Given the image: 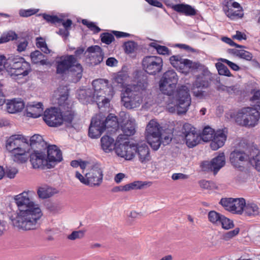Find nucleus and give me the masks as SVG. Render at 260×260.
<instances>
[{
    "label": "nucleus",
    "instance_id": "obj_28",
    "mask_svg": "<svg viewBox=\"0 0 260 260\" xmlns=\"http://www.w3.org/2000/svg\"><path fill=\"white\" fill-rule=\"evenodd\" d=\"M122 116L124 115L125 118L127 119L126 122L122 126V131L124 135L126 136H131L135 133L136 122L135 120L132 117H131L128 113H121Z\"/></svg>",
    "mask_w": 260,
    "mask_h": 260
},
{
    "label": "nucleus",
    "instance_id": "obj_31",
    "mask_svg": "<svg viewBox=\"0 0 260 260\" xmlns=\"http://www.w3.org/2000/svg\"><path fill=\"white\" fill-rule=\"evenodd\" d=\"M24 107V103L21 99H14L6 104L7 111L10 113H15L21 111Z\"/></svg>",
    "mask_w": 260,
    "mask_h": 260
},
{
    "label": "nucleus",
    "instance_id": "obj_26",
    "mask_svg": "<svg viewBox=\"0 0 260 260\" xmlns=\"http://www.w3.org/2000/svg\"><path fill=\"white\" fill-rule=\"evenodd\" d=\"M123 136L119 135L116 140V143H114L113 138L108 136H104L101 139V148L106 153H109L111 152L114 149V146L116 144H118L120 140L123 139Z\"/></svg>",
    "mask_w": 260,
    "mask_h": 260
},
{
    "label": "nucleus",
    "instance_id": "obj_17",
    "mask_svg": "<svg viewBox=\"0 0 260 260\" xmlns=\"http://www.w3.org/2000/svg\"><path fill=\"white\" fill-rule=\"evenodd\" d=\"M105 130V125L102 122L100 115H96L91 119L88 131V135L90 138H99Z\"/></svg>",
    "mask_w": 260,
    "mask_h": 260
},
{
    "label": "nucleus",
    "instance_id": "obj_10",
    "mask_svg": "<svg viewBox=\"0 0 260 260\" xmlns=\"http://www.w3.org/2000/svg\"><path fill=\"white\" fill-rule=\"evenodd\" d=\"M143 70L148 74L156 75L160 73L163 67L162 59L157 56H147L142 61Z\"/></svg>",
    "mask_w": 260,
    "mask_h": 260
},
{
    "label": "nucleus",
    "instance_id": "obj_20",
    "mask_svg": "<svg viewBox=\"0 0 260 260\" xmlns=\"http://www.w3.org/2000/svg\"><path fill=\"white\" fill-rule=\"evenodd\" d=\"M87 185L99 186L102 182L103 174L102 169L98 166L93 167L85 174Z\"/></svg>",
    "mask_w": 260,
    "mask_h": 260
},
{
    "label": "nucleus",
    "instance_id": "obj_55",
    "mask_svg": "<svg viewBox=\"0 0 260 260\" xmlns=\"http://www.w3.org/2000/svg\"><path fill=\"white\" fill-rule=\"evenodd\" d=\"M101 41L107 45L111 44L114 40V36L109 33H103L101 35Z\"/></svg>",
    "mask_w": 260,
    "mask_h": 260
},
{
    "label": "nucleus",
    "instance_id": "obj_47",
    "mask_svg": "<svg viewBox=\"0 0 260 260\" xmlns=\"http://www.w3.org/2000/svg\"><path fill=\"white\" fill-rule=\"evenodd\" d=\"M17 38V35L14 31H9L2 35L0 38V44L16 40Z\"/></svg>",
    "mask_w": 260,
    "mask_h": 260
},
{
    "label": "nucleus",
    "instance_id": "obj_5",
    "mask_svg": "<svg viewBox=\"0 0 260 260\" xmlns=\"http://www.w3.org/2000/svg\"><path fill=\"white\" fill-rule=\"evenodd\" d=\"M5 68L13 77H25L31 71L30 63L19 56L9 57L5 63Z\"/></svg>",
    "mask_w": 260,
    "mask_h": 260
},
{
    "label": "nucleus",
    "instance_id": "obj_27",
    "mask_svg": "<svg viewBox=\"0 0 260 260\" xmlns=\"http://www.w3.org/2000/svg\"><path fill=\"white\" fill-rule=\"evenodd\" d=\"M174 11L187 16H193L197 14L198 10L186 4H172L170 7Z\"/></svg>",
    "mask_w": 260,
    "mask_h": 260
},
{
    "label": "nucleus",
    "instance_id": "obj_57",
    "mask_svg": "<svg viewBox=\"0 0 260 260\" xmlns=\"http://www.w3.org/2000/svg\"><path fill=\"white\" fill-rule=\"evenodd\" d=\"M252 93H253V96L250 98V101L255 103L260 110V90H253Z\"/></svg>",
    "mask_w": 260,
    "mask_h": 260
},
{
    "label": "nucleus",
    "instance_id": "obj_19",
    "mask_svg": "<svg viewBox=\"0 0 260 260\" xmlns=\"http://www.w3.org/2000/svg\"><path fill=\"white\" fill-rule=\"evenodd\" d=\"M135 145L129 144L125 142L123 144H118L115 148L116 154L127 160L133 159L135 156Z\"/></svg>",
    "mask_w": 260,
    "mask_h": 260
},
{
    "label": "nucleus",
    "instance_id": "obj_22",
    "mask_svg": "<svg viewBox=\"0 0 260 260\" xmlns=\"http://www.w3.org/2000/svg\"><path fill=\"white\" fill-rule=\"evenodd\" d=\"M29 150V147L28 142L27 145H23V146H20L14 149L11 151L13 160L19 164L25 162L28 158V153Z\"/></svg>",
    "mask_w": 260,
    "mask_h": 260
},
{
    "label": "nucleus",
    "instance_id": "obj_56",
    "mask_svg": "<svg viewBox=\"0 0 260 260\" xmlns=\"http://www.w3.org/2000/svg\"><path fill=\"white\" fill-rule=\"evenodd\" d=\"M74 116V112L70 109L62 113L63 122L66 121L68 123H71Z\"/></svg>",
    "mask_w": 260,
    "mask_h": 260
},
{
    "label": "nucleus",
    "instance_id": "obj_59",
    "mask_svg": "<svg viewBox=\"0 0 260 260\" xmlns=\"http://www.w3.org/2000/svg\"><path fill=\"white\" fill-rule=\"evenodd\" d=\"M219 60L222 62L225 63L233 70L237 71L239 70V67L236 63L224 58H220Z\"/></svg>",
    "mask_w": 260,
    "mask_h": 260
},
{
    "label": "nucleus",
    "instance_id": "obj_2",
    "mask_svg": "<svg viewBox=\"0 0 260 260\" xmlns=\"http://www.w3.org/2000/svg\"><path fill=\"white\" fill-rule=\"evenodd\" d=\"M129 77L127 73L119 72L113 79L110 85L108 80L99 79L93 81L94 88L93 100L96 102L99 108L106 106L110 102L117 91H120L128 81Z\"/></svg>",
    "mask_w": 260,
    "mask_h": 260
},
{
    "label": "nucleus",
    "instance_id": "obj_48",
    "mask_svg": "<svg viewBox=\"0 0 260 260\" xmlns=\"http://www.w3.org/2000/svg\"><path fill=\"white\" fill-rule=\"evenodd\" d=\"M215 66L219 75L228 77H231L232 76L227 67L223 63L217 62Z\"/></svg>",
    "mask_w": 260,
    "mask_h": 260
},
{
    "label": "nucleus",
    "instance_id": "obj_54",
    "mask_svg": "<svg viewBox=\"0 0 260 260\" xmlns=\"http://www.w3.org/2000/svg\"><path fill=\"white\" fill-rule=\"evenodd\" d=\"M84 236V232L83 231H77L73 232L69 235L67 238L70 240H75L76 239H82Z\"/></svg>",
    "mask_w": 260,
    "mask_h": 260
},
{
    "label": "nucleus",
    "instance_id": "obj_60",
    "mask_svg": "<svg viewBox=\"0 0 260 260\" xmlns=\"http://www.w3.org/2000/svg\"><path fill=\"white\" fill-rule=\"evenodd\" d=\"M36 11L33 9L21 10L19 11V15L22 17H29L36 13Z\"/></svg>",
    "mask_w": 260,
    "mask_h": 260
},
{
    "label": "nucleus",
    "instance_id": "obj_34",
    "mask_svg": "<svg viewBox=\"0 0 260 260\" xmlns=\"http://www.w3.org/2000/svg\"><path fill=\"white\" fill-rule=\"evenodd\" d=\"M192 86L201 89H207L210 86L208 78L204 74H201L197 76L196 80L192 83Z\"/></svg>",
    "mask_w": 260,
    "mask_h": 260
},
{
    "label": "nucleus",
    "instance_id": "obj_16",
    "mask_svg": "<svg viewBox=\"0 0 260 260\" xmlns=\"http://www.w3.org/2000/svg\"><path fill=\"white\" fill-rule=\"evenodd\" d=\"M86 61L91 65H96L103 59L104 53L98 45H93L87 48L84 52Z\"/></svg>",
    "mask_w": 260,
    "mask_h": 260
},
{
    "label": "nucleus",
    "instance_id": "obj_42",
    "mask_svg": "<svg viewBox=\"0 0 260 260\" xmlns=\"http://www.w3.org/2000/svg\"><path fill=\"white\" fill-rule=\"evenodd\" d=\"M215 131L210 126H206L203 129L202 133L200 135L201 140L202 139L204 142H209L211 141L212 138L215 134Z\"/></svg>",
    "mask_w": 260,
    "mask_h": 260
},
{
    "label": "nucleus",
    "instance_id": "obj_14",
    "mask_svg": "<svg viewBox=\"0 0 260 260\" xmlns=\"http://www.w3.org/2000/svg\"><path fill=\"white\" fill-rule=\"evenodd\" d=\"M182 133L185 138L186 145L189 148L196 146L201 141V137L197 133L196 128L189 123H186L183 125Z\"/></svg>",
    "mask_w": 260,
    "mask_h": 260
},
{
    "label": "nucleus",
    "instance_id": "obj_62",
    "mask_svg": "<svg viewBox=\"0 0 260 260\" xmlns=\"http://www.w3.org/2000/svg\"><path fill=\"white\" fill-rule=\"evenodd\" d=\"M188 176L183 173H174L172 176V179L174 180H185L188 179Z\"/></svg>",
    "mask_w": 260,
    "mask_h": 260
},
{
    "label": "nucleus",
    "instance_id": "obj_61",
    "mask_svg": "<svg viewBox=\"0 0 260 260\" xmlns=\"http://www.w3.org/2000/svg\"><path fill=\"white\" fill-rule=\"evenodd\" d=\"M18 173L17 170L15 168H12L8 169L6 170V172H5L6 176L9 178H14Z\"/></svg>",
    "mask_w": 260,
    "mask_h": 260
},
{
    "label": "nucleus",
    "instance_id": "obj_49",
    "mask_svg": "<svg viewBox=\"0 0 260 260\" xmlns=\"http://www.w3.org/2000/svg\"><path fill=\"white\" fill-rule=\"evenodd\" d=\"M36 46L44 53L48 54L50 53V50L48 48L45 41L43 38H37L36 39Z\"/></svg>",
    "mask_w": 260,
    "mask_h": 260
},
{
    "label": "nucleus",
    "instance_id": "obj_52",
    "mask_svg": "<svg viewBox=\"0 0 260 260\" xmlns=\"http://www.w3.org/2000/svg\"><path fill=\"white\" fill-rule=\"evenodd\" d=\"M234 199V198L222 199L220 201V203L225 210L232 212Z\"/></svg>",
    "mask_w": 260,
    "mask_h": 260
},
{
    "label": "nucleus",
    "instance_id": "obj_32",
    "mask_svg": "<svg viewBox=\"0 0 260 260\" xmlns=\"http://www.w3.org/2000/svg\"><path fill=\"white\" fill-rule=\"evenodd\" d=\"M161 128L159 123L154 119L150 120L146 128V136L161 134Z\"/></svg>",
    "mask_w": 260,
    "mask_h": 260
},
{
    "label": "nucleus",
    "instance_id": "obj_37",
    "mask_svg": "<svg viewBox=\"0 0 260 260\" xmlns=\"http://www.w3.org/2000/svg\"><path fill=\"white\" fill-rule=\"evenodd\" d=\"M102 122L105 125V129L111 127L116 130L118 127L117 117L113 114H109L105 119L102 118Z\"/></svg>",
    "mask_w": 260,
    "mask_h": 260
},
{
    "label": "nucleus",
    "instance_id": "obj_9",
    "mask_svg": "<svg viewBox=\"0 0 260 260\" xmlns=\"http://www.w3.org/2000/svg\"><path fill=\"white\" fill-rule=\"evenodd\" d=\"M178 78L176 73L173 70L166 72L159 81V88L165 94L172 95L174 93V89L178 82Z\"/></svg>",
    "mask_w": 260,
    "mask_h": 260
},
{
    "label": "nucleus",
    "instance_id": "obj_30",
    "mask_svg": "<svg viewBox=\"0 0 260 260\" xmlns=\"http://www.w3.org/2000/svg\"><path fill=\"white\" fill-rule=\"evenodd\" d=\"M243 213L246 216L256 217L260 214V208L257 204L253 202L248 201L247 203L245 202Z\"/></svg>",
    "mask_w": 260,
    "mask_h": 260
},
{
    "label": "nucleus",
    "instance_id": "obj_11",
    "mask_svg": "<svg viewBox=\"0 0 260 260\" xmlns=\"http://www.w3.org/2000/svg\"><path fill=\"white\" fill-rule=\"evenodd\" d=\"M222 9L225 15L232 20L241 19L244 16L242 7L234 0H224Z\"/></svg>",
    "mask_w": 260,
    "mask_h": 260
},
{
    "label": "nucleus",
    "instance_id": "obj_6",
    "mask_svg": "<svg viewBox=\"0 0 260 260\" xmlns=\"http://www.w3.org/2000/svg\"><path fill=\"white\" fill-rule=\"evenodd\" d=\"M172 95L176 104L174 107H169V111L174 112L176 111L178 114L185 113L189 109L191 103L189 88L185 85H182L178 87Z\"/></svg>",
    "mask_w": 260,
    "mask_h": 260
},
{
    "label": "nucleus",
    "instance_id": "obj_12",
    "mask_svg": "<svg viewBox=\"0 0 260 260\" xmlns=\"http://www.w3.org/2000/svg\"><path fill=\"white\" fill-rule=\"evenodd\" d=\"M43 119L49 126H59L63 123L62 113L57 108L47 109L44 111Z\"/></svg>",
    "mask_w": 260,
    "mask_h": 260
},
{
    "label": "nucleus",
    "instance_id": "obj_1",
    "mask_svg": "<svg viewBox=\"0 0 260 260\" xmlns=\"http://www.w3.org/2000/svg\"><path fill=\"white\" fill-rule=\"evenodd\" d=\"M36 192L27 190L14 197L17 210L15 216L10 219L13 224L19 229L33 230L39 226V220L43 215L42 210L34 201Z\"/></svg>",
    "mask_w": 260,
    "mask_h": 260
},
{
    "label": "nucleus",
    "instance_id": "obj_35",
    "mask_svg": "<svg viewBox=\"0 0 260 260\" xmlns=\"http://www.w3.org/2000/svg\"><path fill=\"white\" fill-rule=\"evenodd\" d=\"M161 134H155V135L146 136L148 143L154 150H157L159 148L161 143Z\"/></svg>",
    "mask_w": 260,
    "mask_h": 260
},
{
    "label": "nucleus",
    "instance_id": "obj_36",
    "mask_svg": "<svg viewBox=\"0 0 260 260\" xmlns=\"http://www.w3.org/2000/svg\"><path fill=\"white\" fill-rule=\"evenodd\" d=\"M245 200L243 198H235L234 199L232 212L241 215L243 212V209Z\"/></svg>",
    "mask_w": 260,
    "mask_h": 260
},
{
    "label": "nucleus",
    "instance_id": "obj_45",
    "mask_svg": "<svg viewBox=\"0 0 260 260\" xmlns=\"http://www.w3.org/2000/svg\"><path fill=\"white\" fill-rule=\"evenodd\" d=\"M37 193L40 198L47 199L50 198L53 195V192L51 191V188L40 187L38 189Z\"/></svg>",
    "mask_w": 260,
    "mask_h": 260
},
{
    "label": "nucleus",
    "instance_id": "obj_50",
    "mask_svg": "<svg viewBox=\"0 0 260 260\" xmlns=\"http://www.w3.org/2000/svg\"><path fill=\"white\" fill-rule=\"evenodd\" d=\"M220 224H221L222 228L225 230L231 229L234 227L233 221L223 215L220 220Z\"/></svg>",
    "mask_w": 260,
    "mask_h": 260
},
{
    "label": "nucleus",
    "instance_id": "obj_40",
    "mask_svg": "<svg viewBox=\"0 0 260 260\" xmlns=\"http://www.w3.org/2000/svg\"><path fill=\"white\" fill-rule=\"evenodd\" d=\"M149 46L154 48L158 54L162 55H170L172 54V51L165 46H161L156 42H151L149 44Z\"/></svg>",
    "mask_w": 260,
    "mask_h": 260
},
{
    "label": "nucleus",
    "instance_id": "obj_23",
    "mask_svg": "<svg viewBox=\"0 0 260 260\" xmlns=\"http://www.w3.org/2000/svg\"><path fill=\"white\" fill-rule=\"evenodd\" d=\"M28 139L22 135H12L7 140L6 148L10 152L23 145H27Z\"/></svg>",
    "mask_w": 260,
    "mask_h": 260
},
{
    "label": "nucleus",
    "instance_id": "obj_29",
    "mask_svg": "<svg viewBox=\"0 0 260 260\" xmlns=\"http://www.w3.org/2000/svg\"><path fill=\"white\" fill-rule=\"evenodd\" d=\"M42 103H30L26 106V115L28 117L37 118L40 117L43 111Z\"/></svg>",
    "mask_w": 260,
    "mask_h": 260
},
{
    "label": "nucleus",
    "instance_id": "obj_3",
    "mask_svg": "<svg viewBox=\"0 0 260 260\" xmlns=\"http://www.w3.org/2000/svg\"><path fill=\"white\" fill-rule=\"evenodd\" d=\"M148 83L146 81L139 82L137 85L127 87L121 93V101L122 105L127 109L138 108L142 103L147 107L154 103L150 90L147 89Z\"/></svg>",
    "mask_w": 260,
    "mask_h": 260
},
{
    "label": "nucleus",
    "instance_id": "obj_53",
    "mask_svg": "<svg viewBox=\"0 0 260 260\" xmlns=\"http://www.w3.org/2000/svg\"><path fill=\"white\" fill-rule=\"evenodd\" d=\"M137 46V43L134 41H130L125 42L124 44V50L126 53H132L134 52Z\"/></svg>",
    "mask_w": 260,
    "mask_h": 260
},
{
    "label": "nucleus",
    "instance_id": "obj_18",
    "mask_svg": "<svg viewBox=\"0 0 260 260\" xmlns=\"http://www.w3.org/2000/svg\"><path fill=\"white\" fill-rule=\"evenodd\" d=\"M47 161L48 168L54 167L57 163L62 160L61 150L54 145H49L47 148Z\"/></svg>",
    "mask_w": 260,
    "mask_h": 260
},
{
    "label": "nucleus",
    "instance_id": "obj_21",
    "mask_svg": "<svg viewBox=\"0 0 260 260\" xmlns=\"http://www.w3.org/2000/svg\"><path fill=\"white\" fill-rule=\"evenodd\" d=\"M227 136L228 129L226 128L216 131L211 140V148L213 150H216L222 147L224 145Z\"/></svg>",
    "mask_w": 260,
    "mask_h": 260
},
{
    "label": "nucleus",
    "instance_id": "obj_43",
    "mask_svg": "<svg viewBox=\"0 0 260 260\" xmlns=\"http://www.w3.org/2000/svg\"><path fill=\"white\" fill-rule=\"evenodd\" d=\"M204 89H201V88L196 87L193 86H191V87L193 96L200 100L205 99L208 95V93Z\"/></svg>",
    "mask_w": 260,
    "mask_h": 260
},
{
    "label": "nucleus",
    "instance_id": "obj_63",
    "mask_svg": "<svg viewBox=\"0 0 260 260\" xmlns=\"http://www.w3.org/2000/svg\"><path fill=\"white\" fill-rule=\"evenodd\" d=\"M222 40L224 42L230 45L231 46H235L237 48H245V47L243 46L239 45L236 44L234 41H233V40L232 39H231L229 38L223 37L222 38Z\"/></svg>",
    "mask_w": 260,
    "mask_h": 260
},
{
    "label": "nucleus",
    "instance_id": "obj_44",
    "mask_svg": "<svg viewBox=\"0 0 260 260\" xmlns=\"http://www.w3.org/2000/svg\"><path fill=\"white\" fill-rule=\"evenodd\" d=\"M222 216V214L215 211H211L208 213V218L209 221L213 224L219 225Z\"/></svg>",
    "mask_w": 260,
    "mask_h": 260
},
{
    "label": "nucleus",
    "instance_id": "obj_51",
    "mask_svg": "<svg viewBox=\"0 0 260 260\" xmlns=\"http://www.w3.org/2000/svg\"><path fill=\"white\" fill-rule=\"evenodd\" d=\"M132 189H141L145 186H150L152 183L149 181H135L131 183Z\"/></svg>",
    "mask_w": 260,
    "mask_h": 260
},
{
    "label": "nucleus",
    "instance_id": "obj_25",
    "mask_svg": "<svg viewBox=\"0 0 260 260\" xmlns=\"http://www.w3.org/2000/svg\"><path fill=\"white\" fill-rule=\"evenodd\" d=\"M30 161L34 168H40L47 165V161L45 154L39 151H35L30 154Z\"/></svg>",
    "mask_w": 260,
    "mask_h": 260
},
{
    "label": "nucleus",
    "instance_id": "obj_13",
    "mask_svg": "<svg viewBox=\"0 0 260 260\" xmlns=\"http://www.w3.org/2000/svg\"><path fill=\"white\" fill-rule=\"evenodd\" d=\"M225 164V157L223 152L219 153L210 161H205L202 162L201 167L203 171L213 172L215 175Z\"/></svg>",
    "mask_w": 260,
    "mask_h": 260
},
{
    "label": "nucleus",
    "instance_id": "obj_58",
    "mask_svg": "<svg viewBox=\"0 0 260 260\" xmlns=\"http://www.w3.org/2000/svg\"><path fill=\"white\" fill-rule=\"evenodd\" d=\"M240 230L239 228H236L234 230L229 231L223 235V238L225 240H229L234 237L237 235L239 233Z\"/></svg>",
    "mask_w": 260,
    "mask_h": 260
},
{
    "label": "nucleus",
    "instance_id": "obj_64",
    "mask_svg": "<svg viewBox=\"0 0 260 260\" xmlns=\"http://www.w3.org/2000/svg\"><path fill=\"white\" fill-rule=\"evenodd\" d=\"M150 5L159 8H163V5L162 3L158 0H145Z\"/></svg>",
    "mask_w": 260,
    "mask_h": 260
},
{
    "label": "nucleus",
    "instance_id": "obj_46",
    "mask_svg": "<svg viewBox=\"0 0 260 260\" xmlns=\"http://www.w3.org/2000/svg\"><path fill=\"white\" fill-rule=\"evenodd\" d=\"M43 17L47 22L54 24L60 23L63 21V15H62L58 17L55 15L44 14Z\"/></svg>",
    "mask_w": 260,
    "mask_h": 260
},
{
    "label": "nucleus",
    "instance_id": "obj_38",
    "mask_svg": "<svg viewBox=\"0 0 260 260\" xmlns=\"http://www.w3.org/2000/svg\"><path fill=\"white\" fill-rule=\"evenodd\" d=\"M241 48H235L231 50L230 52L239 58L244 59L246 60H251L252 58V54L243 49Z\"/></svg>",
    "mask_w": 260,
    "mask_h": 260
},
{
    "label": "nucleus",
    "instance_id": "obj_33",
    "mask_svg": "<svg viewBox=\"0 0 260 260\" xmlns=\"http://www.w3.org/2000/svg\"><path fill=\"white\" fill-rule=\"evenodd\" d=\"M249 159V163L260 171V154L258 149L252 146Z\"/></svg>",
    "mask_w": 260,
    "mask_h": 260
},
{
    "label": "nucleus",
    "instance_id": "obj_4",
    "mask_svg": "<svg viewBox=\"0 0 260 260\" xmlns=\"http://www.w3.org/2000/svg\"><path fill=\"white\" fill-rule=\"evenodd\" d=\"M67 71H70L73 76H76L77 81L82 77V67L73 55L62 56L56 60V73L62 74Z\"/></svg>",
    "mask_w": 260,
    "mask_h": 260
},
{
    "label": "nucleus",
    "instance_id": "obj_41",
    "mask_svg": "<svg viewBox=\"0 0 260 260\" xmlns=\"http://www.w3.org/2000/svg\"><path fill=\"white\" fill-rule=\"evenodd\" d=\"M45 142L42 137L38 134L34 135L29 139V147L32 148H39L40 146H43Z\"/></svg>",
    "mask_w": 260,
    "mask_h": 260
},
{
    "label": "nucleus",
    "instance_id": "obj_15",
    "mask_svg": "<svg viewBox=\"0 0 260 260\" xmlns=\"http://www.w3.org/2000/svg\"><path fill=\"white\" fill-rule=\"evenodd\" d=\"M170 61L173 67L182 73H187L189 69L197 68L196 63L189 59L182 58L180 55L171 56Z\"/></svg>",
    "mask_w": 260,
    "mask_h": 260
},
{
    "label": "nucleus",
    "instance_id": "obj_39",
    "mask_svg": "<svg viewBox=\"0 0 260 260\" xmlns=\"http://www.w3.org/2000/svg\"><path fill=\"white\" fill-rule=\"evenodd\" d=\"M32 62L35 64L40 63L42 65L46 64L47 59H44L45 56L39 50H36L30 54Z\"/></svg>",
    "mask_w": 260,
    "mask_h": 260
},
{
    "label": "nucleus",
    "instance_id": "obj_7",
    "mask_svg": "<svg viewBox=\"0 0 260 260\" xmlns=\"http://www.w3.org/2000/svg\"><path fill=\"white\" fill-rule=\"evenodd\" d=\"M239 125L253 127L257 125L260 119V113L255 108L247 107L238 110L234 116Z\"/></svg>",
    "mask_w": 260,
    "mask_h": 260
},
{
    "label": "nucleus",
    "instance_id": "obj_24",
    "mask_svg": "<svg viewBox=\"0 0 260 260\" xmlns=\"http://www.w3.org/2000/svg\"><path fill=\"white\" fill-rule=\"evenodd\" d=\"M135 153L137 154L139 160L142 164H146L150 161L151 157L150 150L146 143L135 145Z\"/></svg>",
    "mask_w": 260,
    "mask_h": 260
},
{
    "label": "nucleus",
    "instance_id": "obj_8",
    "mask_svg": "<svg viewBox=\"0 0 260 260\" xmlns=\"http://www.w3.org/2000/svg\"><path fill=\"white\" fill-rule=\"evenodd\" d=\"M252 148V146L241 141L238 147L230 154V160L232 165L235 168H240L244 162L248 161Z\"/></svg>",
    "mask_w": 260,
    "mask_h": 260
}]
</instances>
